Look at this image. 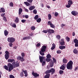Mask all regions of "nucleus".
<instances>
[{"label":"nucleus","instance_id":"1","mask_svg":"<svg viewBox=\"0 0 78 78\" xmlns=\"http://www.w3.org/2000/svg\"><path fill=\"white\" fill-rule=\"evenodd\" d=\"M8 62L9 63L7 64V66L9 67V71L11 72L12 70H13L14 68L16 67H18L20 66V65H19V63L18 61H16V60L14 59H9L8 60Z\"/></svg>","mask_w":78,"mask_h":78},{"label":"nucleus","instance_id":"2","mask_svg":"<svg viewBox=\"0 0 78 78\" xmlns=\"http://www.w3.org/2000/svg\"><path fill=\"white\" fill-rule=\"evenodd\" d=\"M73 62L70 61L66 65V68L68 70H72L73 69Z\"/></svg>","mask_w":78,"mask_h":78},{"label":"nucleus","instance_id":"3","mask_svg":"<svg viewBox=\"0 0 78 78\" xmlns=\"http://www.w3.org/2000/svg\"><path fill=\"white\" fill-rule=\"evenodd\" d=\"M39 58L40 59V61L41 62H42V66H44L45 63V62H46V60H44L43 61V60L44 58H45V57L43 56H40L39 57Z\"/></svg>","mask_w":78,"mask_h":78},{"label":"nucleus","instance_id":"4","mask_svg":"<svg viewBox=\"0 0 78 78\" xmlns=\"http://www.w3.org/2000/svg\"><path fill=\"white\" fill-rule=\"evenodd\" d=\"M15 41H16V39L13 37H9L7 38V41L9 42L13 43L15 42Z\"/></svg>","mask_w":78,"mask_h":78},{"label":"nucleus","instance_id":"5","mask_svg":"<svg viewBox=\"0 0 78 78\" xmlns=\"http://www.w3.org/2000/svg\"><path fill=\"white\" fill-rule=\"evenodd\" d=\"M17 60H20L21 62H23L25 61L23 57H21L20 56H18L17 58Z\"/></svg>","mask_w":78,"mask_h":78},{"label":"nucleus","instance_id":"6","mask_svg":"<svg viewBox=\"0 0 78 78\" xmlns=\"http://www.w3.org/2000/svg\"><path fill=\"white\" fill-rule=\"evenodd\" d=\"M74 42L75 43V47H78V40L76 39H74Z\"/></svg>","mask_w":78,"mask_h":78},{"label":"nucleus","instance_id":"7","mask_svg":"<svg viewBox=\"0 0 78 78\" xmlns=\"http://www.w3.org/2000/svg\"><path fill=\"white\" fill-rule=\"evenodd\" d=\"M46 49H47V46H43L42 47L41 51V52H45L46 51Z\"/></svg>","mask_w":78,"mask_h":78},{"label":"nucleus","instance_id":"8","mask_svg":"<svg viewBox=\"0 0 78 78\" xmlns=\"http://www.w3.org/2000/svg\"><path fill=\"white\" fill-rule=\"evenodd\" d=\"M71 14L73 16H76V15H78V12L76 11H72L71 12Z\"/></svg>","mask_w":78,"mask_h":78},{"label":"nucleus","instance_id":"9","mask_svg":"<svg viewBox=\"0 0 78 78\" xmlns=\"http://www.w3.org/2000/svg\"><path fill=\"white\" fill-rule=\"evenodd\" d=\"M32 74V75H33V76H34L35 77H38V76H39V74L37 73H35L34 72H33Z\"/></svg>","mask_w":78,"mask_h":78},{"label":"nucleus","instance_id":"10","mask_svg":"<svg viewBox=\"0 0 78 78\" xmlns=\"http://www.w3.org/2000/svg\"><path fill=\"white\" fill-rule=\"evenodd\" d=\"M65 66H66V64H63V65H62L60 67V69L62 70H64L65 69Z\"/></svg>","mask_w":78,"mask_h":78},{"label":"nucleus","instance_id":"11","mask_svg":"<svg viewBox=\"0 0 78 78\" xmlns=\"http://www.w3.org/2000/svg\"><path fill=\"white\" fill-rule=\"evenodd\" d=\"M50 70L51 72V75H53L55 73V69L54 68H51Z\"/></svg>","mask_w":78,"mask_h":78},{"label":"nucleus","instance_id":"12","mask_svg":"<svg viewBox=\"0 0 78 78\" xmlns=\"http://www.w3.org/2000/svg\"><path fill=\"white\" fill-rule=\"evenodd\" d=\"M1 10H0V13H2V12H5V9L4 8H2L0 9Z\"/></svg>","mask_w":78,"mask_h":78},{"label":"nucleus","instance_id":"13","mask_svg":"<svg viewBox=\"0 0 78 78\" xmlns=\"http://www.w3.org/2000/svg\"><path fill=\"white\" fill-rule=\"evenodd\" d=\"M4 35L5 36H6L8 35L9 34V32L7 31V30H5L4 32Z\"/></svg>","mask_w":78,"mask_h":78},{"label":"nucleus","instance_id":"14","mask_svg":"<svg viewBox=\"0 0 78 78\" xmlns=\"http://www.w3.org/2000/svg\"><path fill=\"white\" fill-rule=\"evenodd\" d=\"M34 9H35V6L34 5L31 6L29 8L30 11H32V10H33Z\"/></svg>","mask_w":78,"mask_h":78},{"label":"nucleus","instance_id":"15","mask_svg":"<svg viewBox=\"0 0 78 78\" xmlns=\"http://www.w3.org/2000/svg\"><path fill=\"white\" fill-rule=\"evenodd\" d=\"M54 66V62H53V60L50 62V66L51 67H52Z\"/></svg>","mask_w":78,"mask_h":78},{"label":"nucleus","instance_id":"16","mask_svg":"<svg viewBox=\"0 0 78 78\" xmlns=\"http://www.w3.org/2000/svg\"><path fill=\"white\" fill-rule=\"evenodd\" d=\"M30 36L25 37L23 38V40H27V39H30Z\"/></svg>","mask_w":78,"mask_h":78},{"label":"nucleus","instance_id":"17","mask_svg":"<svg viewBox=\"0 0 78 78\" xmlns=\"http://www.w3.org/2000/svg\"><path fill=\"white\" fill-rule=\"evenodd\" d=\"M23 11V10L21 8H20L19 9V15H20Z\"/></svg>","mask_w":78,"mask_h":78},{"label":"nucleus","instance_id":"18","mask_svg":"<svg viewBox=\"0 0 78 78\" xmlns=\"http://www.w3.org/2000/svg\"><path fill=\"white\" fill-rule=\"evenodd\" d=\"M68 4L72 5L73 4V1H72V0H69L68 1Z\"/></svg>","mask_w":78,"mask_h":78},{"label":"nucleus","instance_id":"19","mask_svg":"<svg viewBox=\"0 0 78 78\" xmlns=\"http://www.w3.org/2000/svg\"><path fill=\"white\" fill-rule=\"evenodd\" d=\"M50 76V74H47L45 76L44 78H49Z\"/></svg>","mask_w":78,"mask_h":78},{"label":"nucleus","instance_id":"20","mask_svg":"<svg viewBox=\"0 0 78 78\" xmlns=\"http://www.w3.org/2000/svg\"><path fill=\"white\" fill-rule=\"evenodd\" d=\"M59 48L61 50H63L66 48V46H60L59 47Z\"/></svg>","mask_w":78,"mask_h":78},{"label":"nucleus","instance_id":"21","mask_svg":"<svg viewBox=\"0 0 78 78\" xmlns=\"http://www.w3.org/2000/svg\"><path fill=\"white\" fill-rule=\"evenodd\" d=\"M5 59L6 60L9 59V55L5 54Z\"/></svg>","mask_w":78,"mask_h":78},{"label":"nucleus","instance_id":"22","mask_svg":"<svg viewBox=\"0 0 78 78\" xmlns=\"http://www.w3.org/2000/svg\"><path fill=\"white\" fill-rule=\"evenodd\" d=\"M73 52L75 54H77L78 53V50L76 49V48L74 49L73 50Z\"/></svg>","mask_w":78,"mask_h":78},{"label":"nucleus","instance_id":"23","mask_svg":"<svg viewBox=\"0 0 78 78\" xmlns=\"http://www.w3.org/2000/svg\"><path fill=\"white\" fill-rule=\"evenodd\" d=\"M24 4L25 5L27 6H29V5H30V3L28 2H24Z\"/></svg>","mask_w":78,"mask_h":78},{"label":"nucleus","instance_id":"24","mask_svg":"<svg viewBox=\"0 0 78 78\" xmlns=\"http://www.w3.org/2000/svg\"><path fill=\"white\" fill-rule=\"evenodd\" d=\"M4 67L5 69V70H6L9 71V67H8V66H7L6 65L4 66Z\"/></svg>","mask_w":78,"mask_h":78},{"label":"nucleus","instance_id":"25","mask_svg":"<svg viewBox=\"0 0 78 78\" xmlns=\"http://www.w3.org/2000/svg\"><path fill=\"white\" fill-rule=\"evenodd\" d=\"M24 72L25 74V76L27 77V76H28V73L27 72V71L26 70H25Z\"/></svg>","mask_w":78,"mask_h":78},{"label":"nucleus","instance_id":"26","mask_svg":"<svg viewBox=\"0 0 78 78\" xmlns=\"http://www.w3.org/2000/svg\"><path fill=\"white\" fill-rule=\"evenodd\" d=\"M14 21L16 23H18L19 21V18L17 17H16V19L14 20Z\"/></svg>","mask_w":78,"mask_h":78},{"label":"nucleus","instance_id":"27","mask_svg":"<svg viewBox=\"0 0 78 78\" xmlns=\"http://www.w3.org/2000/svg\"><path fill=\"white\" fill-rule=\"evenodd\" d=\"M48 20H51V14H48Z\"/></svg>","mask_w":78,"mask_h":78},{"label":"nucleus","instance_id":"28","mask_svg":"<svg viewBox=\"0 0 78 78\" xmlns=\"http://www.w3.org/2000/svg\"><path fill=\"white\" fill-rule=\"evenodd\" d=\"M46 57L48 58H51V55H50V54H49L47 55Z\"/></svg>","mask_w":78,"mask_h":78},{"label":"nucleus","instance_id":"29","mask_svg":"<svg viewBox=\"0 0 78 78\" xmlns=\"http://www.w3.org/2000/svg\"><path fill=\"white\" fill-rule=\"evenodd\" d=\"M63 63H65V64L67 63V60L66 58H64L63 60Z\"/></svg>","mask_w":78,"mask_h":78},{"label":"nucleus","instance_id":"30","mask_svg":"<svg viewBox=\"0 0 78 78\" xmlns=\"http://www.w3.org/2000/svg\"><path fill=\"white\" fill-rule=\"evenodd\" d=\"M51 72V70H47L45 72L46 74H48V73H50Z\"/></svg>","mask_w":78,"mask_h":78},{"label":"nucleus","instance_id":"31","mask_svg":"<svg viewBox=\"0 0 78 78\" xmlns=\"http://www.w3.org/2000/svg\"><path fill=\"white\" fill-rule=\"evenodd\" d=\"M9 5L10 7H13L14 6V5L13 3L12 2H11L9 3Z\"/></svg>","mask_w":78,"mask_h":78},{"label":"nucleus","instance_id":"32","mask_svg":"<svg viewBox=\"0 0 78 78\" xmlns=\"http://www.w3.org/2000/svg\"><path fill=\"white\" fill-rule=\"evenodd\" d=\"M50 26L51 28H55V26L52 23H51V25H50Z\"/></svg>","mask_w":78,"mask_h":78},{"label":"nucleus","instance_id":"33","mask_svg":"<svg viewBox=\"0 0 78 78\" xmlns=\"http://www.w3.org/2000/svg\"><path fill=\"white\" fill-rule=\"evenodd\" d=\"M37 19H39V16H38V15H36L34 17V19L35 20H37Z\"/></svg>","mask_w":78,"mask_h":78},{"label":"nucleus","instance_id":"34","mask_svg":"<svg viewBox=\"0 0 78 78\" xmlns=\"http://www.w3.org/2000/svg\"><path fill=\"white\" fill-rule=\"evenodd\" d=\"M20 76L21 77H23L24 76V74H23V73L22 72H21Z\"/></svg>","mask_w":78,"mask_h":78},{"label":"nucleus","instance_id":"35","mask_svg":"<svg viewBox=\"0 0 78 78\" xmlns=\"http://www.w3.org/2000/svg\"><path fill=\"white\" fill-rule=\"evenodd\" d=\"M61 45H64L65 44V42L64 41H61V42L60 43Z\"/></svg>","mask_w":78,"mask_h":78},{"label":"nucleus","instance_id":"36","mask_svg":"<svg viewBox=\"0 0 78 78\" xmlns=\"http://www.w3.org/2000/svg\"><path fill=\"white\" fill-rule=\"evenodd\" d=\"M41 21V18H38L37 20V22L38 23H40Z\"/></svg>","mask_w":78,"mask_h":78},{"label":"nucleus","instance_id":"37","mask_svg":"<svg viewBox=\"0 0 78 78\" xmlns=\"http://www.w3.org/2000/svg\"><path fill=\"white\" fill-rule=\"evenodd\" d=\"M56 37L58 39H61V36L59 35H57L56 36Z\"/></svg>","mask_w":78,"mask_h":78},{"label":"nucleus","instance_id":"38","mask_svg":"<svg viewBox=\"0 0 78 78\" xmlns=\"http://www.w3.org/2000/svg\"><path fill=\"white\" fill-rule=\"evenodd\" d=\"M3 19L5 22H7V19H6V18L5 16H4L3 18Z\"/></svg>","mask_w":78,"mask_h":78},{"label":"nucleus","instance_id":"39","mask_svg":"<svg viewBox=\"0 0 78 78\" xmlns=\"http://www.w3.org/2000/svg\"><path fill=\"white\" fill-rule=\"evenodd\" d=\"M51 58H46V62H50V61H51Z\"/></svg>","mask_w":78,"mask_h":78},{"label":"nucleus","instance_id":"40","mask_svg":"<svg viewBox=\"0 0 78 78\" xmlns=\"http://www.w3.org/2000/svg\"><path fill=\"white\" fill-rule=\"evenodd\" d=\"M66 40L67 42H69V41H70V38L68 37H66Z\"/></svg>","mask_w":78,"mask_h":78},{"label":"nucleus","instance_id":"41","mask_svg":"<svg viewBox=\"0 0 78 78\" xmlns=\"http://www.w3.org/2000/svg\"><path fill=\"white\" fill-rule=\"evenodd\" d=\"M63 73H64V71H63V70H60L59 71V73L60 75H62V74Z\"/></svg>","mask_w":78,"mask_h":78},{"label":"nucleus","instance_id":"42","mask_svg":"<svg viewBox=\"0 0 78 78\" xmlns=\"http://www.w3.org/2000/svg\"><path fill=\"white\" fill-rule=\"evenodd\" d=\"M21 56H22V58H24L25 56V53L23 52L21 53Z\"/></svg>","mask_w":78,"mask_h":78},{"label":"nucleus","instance_id":"43","mask_svg":"<svg viewBox=\"0 0 78 78\" xmlns=\"http://www.w3.org/2000/svg\"><path fill=\"white\" fill-rule=\"evenodd\" d=\"M59 14V13H58V12H55V14H54V15L55 17H57L58 16V15Z\"/></svg>","mask_w":78,"mask_h":78},{"label":"nucleus","instance_id":"44","mask_svg":"<svg viewBox=\"0 0 78 78\" xmlns=\"http://www.w3.org/2000/svg\"><path fill=\"white\" fill-rule=\"evenodd\" d=\"M40 53L42 56H44V53L42 52L41 51H40Z\"/></svg>","mask_w":78,"mask_h":78},{"label":"nucleus","instance_id":"45","mask_svg":"<svg viewBox=\"0 0 78 78\" xmlns=\"http://www.w3.org/2000/svg\"><path fill=\"white\" fill-rule=\"evenodd\" d=\"M33 12L34 14H37V10H36V9H35L34 10Z\"/></svg>","mask_w":78,"mask_h":78},{"label":"nucleus","instance_id":"46","mask_svg":"<svg viewBox=\"0 0 78 78\" xmlns=\"http://www.w3.org/2000/svg\"><path fill=\"white\" fill-rule=\"evenodd\" d=\"M36 29V28L34 26H32L31 27V30H34L35 29Z\"/></svg>","mask_w":78,"mask_h":78},{"label":"nucleus","instance_id":"47","mask_svg":"<svg viewBox=\"0 0 78 78\" xmlns=\"http://www.w3.org/2000/svg\"><path fill=\"white\" fill-rule=\"evenodd\" d=\"M71 6V5L70 4H68L66 5V8H70Z\"/></svg>","mask_w":78,"mask_h":78},{"label":"nucleus","instance_id":"48","mask_svg":"<svg viewBox=\"0 0 78 78\" xmlns=\"http://www.w3.org/2000/svg\"><path fill=\"white\" fill-rule=\"evenodd\" d=\"M57 53L58 54H60V53H61V51L60 50H58L57 51Z\"/></svg>","mask_w":78,"mask_h":78},{"label":"nucleus","instance_id":"49","mask_svg":"<svg viewBox=\"0 0 78 78\" xmlns=\"http://www.w3.org/2000/svg\"><path fill=\"white\" fill-rule=\"evenodd\" d=\"M10 78H15V77L13 75H11L9 76Z\"/></svg>","mask_w":78,"mask_h":78},{"label":"nucleus","instance_id":"50","mask_svg":"<svg viewBox=\"0 0 78 78\" xmlns=\"http://www.w3.org/2000/svg\"><path fill=\"white\" fill-rule=\"evenodd\" d=\"M27 1L29 3H31L33 2V0H27Z\"/></svg>","mask_w":78,"mask_h":78},{"label":"nucleus","instance_id":"51","mask_svg":"<svg viewBox=\"0 0 78 78\" xmlns=\"http://www.w3.org/2000/svg\"><path fill=\"white\" fill-rule=\"evenodd\" d=\"M51 21H49L48 23V25H51Z\"/></svg>","mask_w":78,"mask_h":78},{"label":"nucleus","instance_id":"52","mask_svg":"<svg viewBox=\"0 0 78 78\" xmlns=\"http://www.w3.org/2000/svg\"><path fill=\"white\" fill-rule=\"evenodd\" d=\"M52 59H53V62L54 63V62H56V60L54 57L52 58Z\"/></svg>","mask_w":78,"mask_h":78},{"label":"nucleus","instance_id":"53","mask_svg":"<svg viewBox=\"0 0 78 78\" xmlns=\"http://www.w3.org/2000/svg\"><path fill=\"white\" fill-rule=\"evenodd\" d=\"M1 17H5V13H2V14L1 15Z\"/></svg>","mask_w":78,"mask_h":78},{"label":"nucleus","instance_id":"54","mask_svg":"<svg viewBox=\"0 0 78 78\" xmlns=\"http://www.w3.org/2000/svg\"><path fill=\"white\" fill-rule=\"evenodd\" d=\"M43 33H47L48 32V30H43Z\"/></svg>","mask_w":78,"mask_h":78},{"label":"nucleus","instance_id":"55","mask_svg":"<svg viewBox=\"0 0 78 78\" xmlns=\"http://www.w3.org/2000/svg\"><path fill=\"white\" fill-rule=\"evenodd\" d=\"M48 32V33H49L50 34H51V29L49 30Z\"/></svg>","mask_w":78,"mask_h":78},{"label":"nucleus","instance_id":"56","mask_svg":"<svg viewBox=\"0 0 78 78\" xmlns=\"http://www.w3.org/2000/svg\"><path fill=\"white\" fill-rule=\"evenodd\" d=\"M9 46L10 47H12V43H9Z\"/></svg>","mask_w":78,"mask_h":78},{"label":"nucleus","instance_id":"57","mask_svg":"<svg viewBox=\"0 0 78 78\" xmlns=\"http://www.w3.org/2000/svg\"><path fill=\"white\" fill-rule=\"evenodd\" d=\"M5 55H9V52L8 51H5Z\"/></svg>","mask_w":78,"mask_h":78},{"label":"nucleus","instance_id":"58","mask_svg":"<svg viewBox=\"0 0 78 78\" xmlns=\"http://www.w3.org/2000/svg\"><path fill=\"white\" fill-rule=\"evenodd\" d=\"M26 21V20H21V22L23 23H25V22Z\"/></svg>","mask_w":78,"mask_h":78},{"label":"nucleus","instance_id":"59","mask_svg":"<svg viewBox=\"0 0 78 78\" xmlns=\"http://www.w3.org/2000/svg\"><path fill=\"white\" fill-rule=\"evenodd\" d=\"M41 45V44L39 43H37V47L40 46Z\"/></svg>","mask_w":78,"mask_h":78},{"label":"nucleus","instance_id":"60","mask_svg":"<svg viewBox=\"0 0 78 78\" xmlns=\"http://www.w3.org/2000/svg\"><path fill=\"white\" fill-rule=\"evenodd\" d=\"M25 17L26 19H28V17H29V16L28 15H26L25 16Z\"/></svg>","mask_w":78,"mask_h":78},{"label":"nucleus","instance_id":"61","mask_svg":"<svg viewBox=\"0 0 78 78\" xmlns=\"http://www.w3.org/2000/svg\"><path fill=\"white\" fill-rule=\"evenodd\" d=\"M12 27L13 28H16V24H13V26H12Z\"/></svg>","mask_w":78,"mask_h":78},{"label":"nucleus","instance_id":"62","mask_svg":"<svg viewBox=\"0 0 78 78\" xmlns=\"http://www.w3.org/2000/svg\"><path fill=\"white\" fill-rule=\"evenodd\" d=\"M55 33V30L51 29V34H52V33Z\"/></svg>","mask_w":78,"mask_h":78},{"label":"nucleus","instance_id":"63","mask_svg":"<svg viewBox=\"0 0 78 78\" xmlns=\"http://www.w3.org/2000/svg\"><path fill=\"white\" fill-rule=\"evenodd\" d=\"M77 70H78V66H77V67H76L75 69H74L75 71H76Z\"/></svg>","mask_w":78,"mask_h":78},{"label":"nucleus","instance_id":"64","mask_svg":"<svg viewBox=\"0 0 78 78\" xmlns=\"http://www.w3.org/2000/svg\"><path fill=\"white\" fill-rule=\"evenodd\" d=\"M55 47H56V45H55V44L54 43L52 44V47H54L55 48Z\"/></svg>","mask_w":78,"mask_h":78}]
</instances>
